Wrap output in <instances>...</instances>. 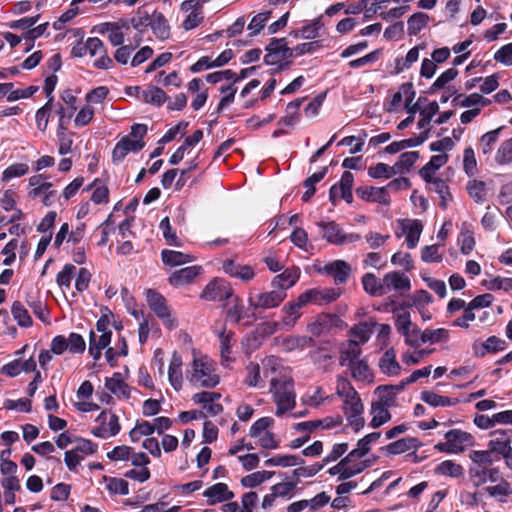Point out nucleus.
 <instances>
[{"instance_id":"nucleus-1","label":"nucleus","mask_w":512,"mask_h":512,"mask_svg":"<svg viewBox=\"0 0 512 512\" xmlns=\"http://www.w3.org/2000/svg\"><path fill=\"white\" fill-rule=\"evenodd\" d=\"M376 460V456L360 459L353 455V453L349 452L337 464L330 467L327 470V473L330 476L337 477L338 481L348 480L371 467L376 462Z\"/></svg>"},{"instance_id":"nucleus-2","label":"nucleus","mask_w":512,"mask_h":512,"mask_svg":"<svg viewBox=\"0 0 512 512\" xmlns=\"http://www.w3.org/2000/svg\"><path fill=\"white\" fill-rule=\"evenodd\" d=\"M270 391L273 393L278 415H282L294 408L295 392L294 383L291 379H280L272 376L270 379Z\"/></svg>"},{"instance_id":"nucleus-3","label":"nucleus","mask_w":512,"mask_h":512,"mask_svg":"<svg viewBox=\"0 0 512 512\" xmlns=\"http://www.w3.org/2000/svg\"><path fill=\"white\" fill-rule=\"evenodd\" d=\"M404 390L403 385H380L374 390L371 402V414L375 416H391L388 409L396 405V395Z\"/></svg>"},{"instance_id":"nucleus-4","label":"nucleus","mask_w":512,"mask_h":512,"mask_svg":"<svg viewBox=\"0 0 512 512\" xmlns=\"http://www.w3.org/2000/svg\"><path fill=\"white\" fill-rule=\"evenodd\" d=\"M339 424L340 422L338 421V418L336 420H334V418H322L295 424L293 429L296 432L301 433V435L293 439L290 442L289 447L292 449H298L302 447L306 442H308L310 439V434L313 431L317 430L318 428L330 429Z\"/></svg>"},{"instance_id":"nucleus-5","label":"nucleus","mask_w":512,"mask_h":512,"mask_svg":"<svg viewBox=\"0 0 512 512\" xmlns=\"http://www.w3.org/2000/svg\"><path fill=\"white\" fill-rule=\"evenodd\" d=\"M191 382L200 383L203 387L212 388L219 383L213 363L207 358H194L192 363Z\"/></svg>"},{"instance_id":"nucleus-6","label":"nucleus","mask_w":512,"mask_h":512,"mask_svg":"<svg viewBox=\"0 0 512 512\" xmlns=\"http://www.w3.org/2000/svg\"><path fill=\"white\" fill-rule=\"evenodd\" d=\"M337 395L343 398V409L346 414L350 413V416H361L363 404L358 393L347 379L338 378Z\"/></svg>"},{"instance_id":"nucleus-7","label":"nucleus","mask_w":512,"mask_h":512,"mask_svg":"<svg viewBox=\"0 0 512 512\" xmlns=\"http://www.w3.org/2000/svg\"><path fill=\"white\" fill-rule=\"evenodd\" d=\"M98 445L90 440L79 438L73 449L65 452L64 462L70 471H77L80 463L97 451Z\"/></svg>"},{"instance_id":"nucleus-8","label":"nucleus","mask_w":512,"mask_h":512,"mask_svg":"<svg viewBox=\"0 0 512 512\" xmlns=\"http://www.w3.org/2000/svg\"><path fill=\"white\" fill-rule=\"evenodd\" d=\"M272 425L271 418H258L250 428V437L257 439L258 445L263 449H276L279 446L278 439L270 431Z\"/></svg>"},{"instance_id":"nucleus-9","label":"nucleus","mask_w":512,"mask_h":512,"mask_svg":"<svg viewBox=\"0 0 512 512\" xmlns=\"http://www.w3.org/2000/svg\"><path fill=\"white\" fill-rule=\"evenodd\" d=\"M221 398V395L219 393L215 392H200L196 393L193 396V400L196 403H202L203 404V411L199 412V416H206V414H211L212 416H216L223 412V407L221 404L216 402V400H219ZM178 416H198V411L191 410V411H181Z\"/></svg>"},{"instance_id":"nucleus-10","label":"nucleus","mask_w":512,"mask_h":512,"mask_svg":"<svg viewBox=\"0 0 512 512\" xmlns=\"http://www.w3.org/2000/svg\"><path fill=\"white\" fill-rule=\"evenodd\" d=\"M146 300L149 308L163 321L168 329L177 327V321L171 317L170 309L163 295L153 289L146 291Z\"/></svg>"},{"instance_id":"nucleus-11","label":"nucleus","mask_w":512,"mask_h":512,"mask_svg":"<svg viewBox=\"0 0 512 512\" xmlns=\"http://www.w3.org/2000/svg\"><path fill=\"white\" fill-rule=\"evenodd\" d=\"M345 323L336 314L321 313L316 317V320L309 324L307 329L308 332L314 336L319 337L323 334H327L334 329H343Z\"/></svg>"},{"instance_id":"nucleus-12","label":"nucleus","mask_w":512,"mask_h":512,"mask_svg":"<svg viewBox=\"0 0 512 512\" xmlns=\"http://www.w3.org/2000/svg\"><path fill=\"white\" fill-rule=\"evenodd\" d=\"M336 355L335 345L332 341L326 340L319 342L317 347L310 352V358L314 365L324 372L330 370L333 359Z\"/></svg>"},{"instance_id":"nucleus-13","label":"nucleus","mask_w":512,"mask_h":512,"mask_svg":"<svg viewBox=\"0 0 512 512\" xmlns=\"http://www.w3.org/2000/svg\"><path fill=\"white\" fill-rule=\"evenodd\" d=\"M354 182V176L351 172L345 171L342 174L341 180L339 183L334 184L329 191V200L333 206L337 205V201L339 198L345 200L347 203H352L353 194H352V186Z\"/></svg>"},{"instance_id":"nucleus-14","label":"nucleus","mask_w":512,"mask_h":512,"mask_svg":"<svg viewBox=\"0 0 512 512\" xmlns=\"http://www.w3.org/2000/svg\"><path fill=\"white\" fill-rule=\"evenodd\" d=\"M233 292L230 284L223 279H214L210 281L200 297L207 301H225Z\"/></svg>"},{"instance_id":"nucleus-15","label":"nucleus","mask_w":512,"mask_h":512,"mask_svg":"<svg viewBox=\"0 0 512 512\" xmlns=\"http://www.w3.org/2000/svg\"><path fill=\"white\" fill-rule=\"evenodd\" d=\"M169 426V418H157L153 424L148 421L138 420L135 427L130 431V438L133 442H137L142 436L151 435L155 430L158 433H162Z\"/></svg>"},{"instance_id":"nucleus-16","label":"nucleus","mask_w":512,"mask_h":512,"mask_svg":"<svg viewBox=\"0 0 512 512\" xmlns=\"http://www.w3.org/2000/svg\"><path fill=\"white\" fill-rule=\"evenodd\" d=\"M341 294L342 291L340 288H314L302 293L301 301L303 302L304 300V302H312L318 305L329 304L333 301H336Z\"/></svg>"},{"instance_id":"nucleus-17","label":"nucleus","mask_w":512,"mask_h":512,"mask_svg":"<svg viewBox=\"0 0 512 512\" xmlns=\"http://www.w3.org/2000/svg\"><path fill=\"white\" fill-rule=\"evenodd\" d=\"M287 294L283 289L274 288L272 291L261 293L257 296V299L249 298V305L254 309L262 308L269 309L280 305V303L286 298Z\"/></svg>"},{"instance_id":"nucleus-18","label":"nucleus","mask_w":512,"mask_h":512,"mask_svg":"<svg viewBox=\"0 0 512 512\" xmlns=\"http://www.w3.org/2000/svg\"><path fill=\"white\" fill-rule=\"evenodd\" d=\"M225 307L227 318L230 319V321L234 324H238L242 319L246 317H252L254 320L257 319L255 313H252L251 315L247 313L244 308L242 299L238 295H235L234 291L231 293V296L225 300Z\"/></svg>"},{"instance_id":"nucleus-19","label":"nucleus","mask_w":512,"mask_h":512,"mask_svg":"<svg viewBox=\"0 0 512 512\" xmlns=\"http://www.w3.org/2000/svg\"><path fill=\"white\" fill-rule=\"evenodd\" d=\"M469 479L474 487H480L487 482H497L500 479V472L497 468L480 467L471 465L468 470Z\"/></svg>"},{"instance_id":"nucleus-20","label":"nucleus","mask_w":512,"mask_h":512,"mask_svg":"<svg viewBox=\"0 0 512 512\" xmlns=\"http://www.w3.org/2000/svg\"><path fill=\"white\" fill-rule=\"evenodd\" d=\"M491 439L488 442V447L492 453L503 455L512 449L510 443L512 442V429H498L491 433Z\"/></svg>"},{"instance_id":"nucleus-21","label":"nucleus","mask_w":512,"mask_h":512,"mask_svg":"<svg viewBox=\"0 0 512 512\" xmlns=\"http://www.w3.org/2000/svg\"><path fill=\"white\" fill-rule=\"evenodd\" d=\"M203 496L207 499V504L212 506L218 503L230 501L235 495L233 491L229 489L227 484L220 482L208 487L203 492Z\"/></svg>"},{"instance_id":"nucleus-22","label":"nucleus","mask_w":512,"mask_h":512,"mask_svg":"<svg viewBox=\"0 0 512 512\" xmlns=\"http://www.w3.org/2000/svg\"><path fill=\"white\" fill-rule=\"evenodd\" d=\"M356 194L363 200L378 202L388 205L390 197L386 187L360 186L356 189Z\"/></svg>"},{"instance_id":"nucleus-23","label":"nucleus","mask_w":512,"mask_h":512,"mask_svg":"<svg viewBox=\"0 0 512 512\" xmlns=\"http://www.w3.org/2000/svg\"><path fill=\"white\" fill-rule=\"evenodd\" d=\"M324 271L333 277L336 284H344L349 279L352 268L350 264L344 260H335L326 264L324 266Z\"/></svg>"},{"instance_id":"nucleus-24","label":"nucleus","mask_w":512,"mask_h":512,"mask_svg":"<svg viewBox=\"0 0 512 512\" xmlns=\"http://www.w3.org/2000/svg\"><path fill=\"white\" fill-rule=\"evenodd\" d=\"M222 268L226 274L231 277L239 278L244 282L251 281L255 276V272L250 265H241L232 259L225 260Z\"/></svg>"},{"instance_id":"nucleus-25","label":"nucleus","mask_w":512,"mask_h":512,"mask_svg":"<svg viewBox=\"0 0 512 512\" xmlns=\"http://www.w3.org/2000/svg\"><path fill=\"white\" fill-rule=\"evenodd\" d=\"M317 225L322 230V237L327 242L335 245L345 243V233L335 221H320Z\"/></svg>"},{"instance_id":"nucleus-26","label":"nucleus","mask_w":512,"mask_h":512,"mask_svg":"<svg viewBox=\"0 0 512 512\" xmlns=\"http://www.w3.org/2000/svg\"><path fill=\"white\" fill-rule=\"evenodd\" d=\"M202 271L201 266H189L174 271L168 281L172 286L179 287L191 283Z\"/></svg>"},{"instance_id":"nucleus-27","label":"nucleus","mask_w":512,"mask_h":512,"mask_svg":"<svg viewBox=\"0 0 512 512\" xmlns=\"http://www.w3.org/2000/svg\"><path fill=\"white\" fill-rule=\"evenodd\" d=\"M403 233L406 234L407 246L409 249L416 247L421 232L423 230V224L420 220L403 219L400 221Z\"/></svg>"},{"instance_id":"nucleus-28","label":"nucleus","mask_w":512,"mask_h":512,"mask_svg":"<svg viewBox=\"0 0 512 512\" xmlns=\"http://www.w3.org/2000/svg\"><path fill=\"white\" fill-rule=\"evenodd\" d=\"M300 277V269L296 266L285 269L281 274L274 277L272 287L283 289L284 292L292 287Z\"/></svg>"},{"instance_id":"nucleus-29","label":"nucleus","mask_w":512,"mask_h":512,"mask_svg":"<svg viewBox=\"0 0 512 512\" xmlns=\"http://www.w3.org/2000/svg\"><path fill=\"white\" fill-rule=\"evenodd\" d=\"M302 294H300L296 301L285 304L282 308L283 317L282 325L285 327L294 326L296 320L300 317V309L308 302H302Z\"/></svg>"},{"instance_id":"nucleus-30","label":"nucleus","mask_w":512,"mask_h":512,"mask_svg":"<svg viewBox=\"0 0 512 512\" xmlns=\"http://www.w3.org/2000/svg\"><path fill=\"white\" fill-rule=\"evenodd\" d=\"M434 472L440 476L458 479L463 477L464 468L454 460H444L435 466Z\"/></svg>"},{"instance_id":"nucleus-31","label":"nucleus","mask_w":512,"mask_h":512,"mask_svg":"<svg viewBox=\"0 0 512 512\" xmlns=\"http://www.w3.org/2000/svg\"><path fill=\"white\" fill-rule=\"evenodd\" d=\"M383 282L385 284V290L388 292L391 288L395 290H410L411 284L410 280L403 273L398 271H393L387 273L383 277Z\"/></svg>"},{"instance_id":"nucleus-32","label":"nucleus","mask_w":512,"mask_h":512,"mask_svg":"<svg viewBox=\"0 0 512 512\" xmlns=\"http://www.w3.org/2000/svg\"><path fill=\"white\" fill-rule=\"evenodd\" d=\"M181 367H182V358L175 351V352H173L172 358L170 361L168 377H169L170 384L177 391L182 387V382H183Z\"/></svg>"},{"instance_id":"nucleus-33","label":"nucleus","mask_w":512,"mask_h":512,"mask_svg":"<svg viewBox=\"0 0 512 512\" xmlns=\"http://www.w3.org/2000/svg\"><path fill=\"white\" fill-rule=\"evenodd\" d=\"M151 20L149 27H151L154 35L161 40L168 39L170 36V26L165 16L161 12L154 11Z\"/></svg>"},{"instance_id":"nucleus-34","label":"nucleus","mask_w":512,"mask_h":512,"mask_svg":"<svg viewBox=\"0 0 512 512\" xmlns=\"http://www.w3.org/2000/svg\"><path fill=\"white\" fill-rule=\"evenodd\" d=\"M379 368L384 374L395 376L400 373L401 366L396 360V354L393 348L388 349L379 361Z\"/></svg>"},{"instance_id":"nucleus-35","label":"nucleus","mask_w":512,"mask_h":512,"mask_svg":"<svg viewBox=\"0 0 512 512\" xmlns=\"http://www.w3.org/2000/svg\"><path fill=\"white\" fill-rule=\"evenodd\" d=\"M202 138V130L198 129L194 131L193 135L187 137L184 143L172 154V156L169 159V163L171 165H177L178 163H180L184 158V154L187 148L196 145L198 142L202 140Z\"/></svg>"},{"instance_id":"nucleus-36","label":"nucleus","mask_w":512,"mask_h":512,"mask_svg":"<svg viewBox=\"0 0 512 512\" xmlns=\"http://www.w3.org/2000/svg\"><path fill=\"white\" fill-rule=\"evenodd\" d=\"M161 258L165 265L171 267L183 265L194 260L191 254L168 249H164L161 252Z\"/></svg>"},{"instance_id":"nucleus-37","label":"nucleus","mask_w":512,"mask_h":512,"mask_svg":"<svg viewBox=\"0 0 512 512\" xmlns=\"http://www.w3.org/2000/svg\"><path fill=\"white\" fill-rule=\"evenodd\" d=\"M365 292L371 296H382L387 293L384 282H380L373 273H366L362 277Z\"/></svg>"},{"instance_id":"nucleus-38","label":"nucleus","mask_w":512,"mask_h":512,"mask_svg":"<svg viewBox=\"0 0 512 512\" xmlns=\"http://www.w3.org/2000/svg\"><path fill=\"white\" fill-rule=\"evenodd\" d=\"M106 388L113 394L123 397H129L130 388L124 383L122 376L120 373L116 372L112 377L106 378L105 380Z\"/></svg>"},{"instance_id":"nucleus-39","label":"nucleus","mask_w":512,"mask_h":512,"mask_svg":"<svg viewBox=\"0 0 512 512\" xmlns=\"http://www.w3.org/2000/svg\"><path fill=\"white\" fill-rule=\"evenodd\" d=\"M361 355V349L359 343L355 340H349L347 347L341 350L340 365H349L358 362V358Z\"/></svg>"},{"instance_id":"nucleus-40","label":"nucleus","mask_w":512,"mask_h":512,"mask_svg":"<svg viewBox=\"0 0 512 512\" xmlns=\"http://www.w3.org/2000/svg\"><path fill=\"white\" fill-rule=\"evenodd\" d=\"M283 39L272 38L265 50L267 54L264 56V63L266 65H276L283 61L280 45Z\"/></svg>"},{"instance_id":"nucleus-41","label":"nucleus","mask_w":512,"mask_h":512,"mask_svg":"<svg viewBox=\"0 0 512 512\" xmlns=\"http://www.w3.org/2000/svg\"><path fill=\"white\" fill-rule=\"evenodd\" d=\"M352 377L357 381H362L364 383H372L374 380V375L369 368L368 364L364 360H360L351 366Z\"/></svg>"},{"instance_id":"nucleus-42","label":"nucleus","mask_w":512,"mask_h":512,"mask_svg":"<svg viewBox=\"0 0 512 512\" xmlns=\"http://www.w3.org/2000/svg\"><path fill=\"white\" fill-rule=\"evenodd\" d=\"M120 431L118 418H109V421L92 429V434L96 437L107 439L115 436Z\"/></svg>"},{"instance_id":"nucleus-43","label":"nucleus","mask_w":512,"mask_h":512,"mask_svg":"<svg viewBox=\"0 0 512 512\" xmlns=\"http://www.w3.org/2000/svg\"><path fill=\"white\" fill-rule=\"evenodd\" d=\"M143 101L156 106L163 105L168 97L164 90L157 86H150L147 90L143 91Z\"/></svg>"},{"instance_id":"nucleus-44","label":"nucleus","mask_w":512,"mask_h":512,"mask_svg":"<svg viewBox=\"0 0 512 512\" xmlns=\"http://www.w3.org/2000/svg\"><path fill=\"white\" fill-rule=\"evenodd\" d=\"M234 332L232 331H226V329H223L221 333L219 334L220 338V354L222 361H229L230 360V354L232 352V346L235 343L234 339Z\"/></svg>"},{"instance_id":"nucleus-45","label":"nucleus","mask_w":512,"mask_h":512,"mask_svg":"<svg viewBox=\"0 0 512 512\" xmlns=\"http://www.w3.org/2000/svg\"><path fill=\"white\" fill-rule=\"evenodd\" d=\"M421 400L432 407H445L450 406L457 402V399L452 400L449 397L438 395L432 391H423L421 393Z\"/></svg>"},{"instance_id":"nucleus-46","label":"nucleus","mask_w":512,"mask_h":512,"mask_svg":"<svg viewBox=\"0 0 512 512\" xmlns=\"http://www.w3.org/2000/svg\"><path fill=\"white\" fill-rule=\"evenodd\" d=\"M11 313L19 326L30 327L32 325V318L21 302L15 301L12 304Z\"/></svg>"},{"instance_id":"nucleus-47","label":"nucleus","mask_w":512,"mask_h":512,"mask_svg":"<svg viewBox=\"0 0 512 512\" xmlns=\"http://www.w3.org/2000/svg\"><path fill=\"white\" fill-rule=\"evenodd\" d=\"M469 458L472 461L471 465H478L480 467H490L494 462V454L489 450H472L469 453Z\"/></svg>"},{"instance_id":"nucleus-48","label":"nucleus","mask_w":512,"mask_h":512,"mask_svg":"<svg viewBox=\"0 0 512 512\" xmlns=\"http://www.w3.org/2000/svg\"><path fill=\"white\" fill-rule=\"evenodd\" d=\"M416 439L415 438H402L393 443H390L386 446V451L388 454L397 455L409 451L416 447Z\"/></svg>"},{"instance_id":"nucleus-49","label":"nucleus","mask_w":512,"mask_h":512,"mask_svg":"<svg viewBox=\"0 0 512 512\" xmlns=\"http://www.w3.org/2000/svg\"><path fill=\"white\" fill-rule=\"evenodd\" d=\"M418 158L419 152L417 151L402 153L398 161L393 165V167H395V173H401L403 170L409 171Z\"/></svg>"},{"instance_id":"nucleus-50","label":"nucleus","mask_w":512,"mask_h":512,"mask_svg":"<svg viewBox=\"0 0 512 512\" xmlns=\"http://www.w3.org/2000/svg\"><path fill=\"white\" fill-rule=\"evenodd\" d=\"M429 20L425 13L418 12L411 15L408 19V34L416 35L424 28Z\"/></svg>"},{"instance_id":"nucleus-51","label":"nucleus","mask_w":512,"mask_h":512,"mask_svg":"<svg viewBox=\"0 0 512 512\" xmlns=\"http://www.w3.org/2000/svg\"><path fill=\"white\" fill-rule=\"evenodd\" d=\"M247 376L245 383L251 387H264V381L260 376V365L258 363L250 362L247 367Z\"/></svg>"},{"instance_id":"nucleus-52","label":"nucleus","mask_w":512,"mask_h":512,"mask_svg":"<svg viewBox=\"0 0 512 512\" xmlns=\"http://www.w3.org/2000/svg\"><path fill=\"white\" fill-rule=\"evenodd\" d=\"M449 338L448 330L444 328H438L435 330L425 329L421 333V343H438L441 341H447Z\"/></svg>"},{"instance_id":"nucleus-53","label":"nucleus","mask_w":512,"mask_h":512,"mask_svg":"<svg viewBox=\"0 0 512 512\" xmlns=\"http://www.w3.org/2000/svg\"><path fill=\"white\" fill-rule=\"evenodd\" d=\"M160 229L163 232V237L168 245L181 247L182 242L179 240L176 232L172 229L169 217H165L161 220Z\"/></svg>"},{"instance_id":"nucleus-54","label":"nucleus","mask_w":512,"mask_h":512,"mask_svg":"<svg viewBox=\"0 0 512 512\" xmlns=\"http://www.w3.org/2000/svg\"><path fill=\"white\" fill-rule=\"evenodd\" d=\"M329 399L328 396L323 395V391L320 387H316L313 390H308L302 397V403L310 407H318L322 402Z\"/></svg>"},{"instance_id":"nucleus-55","label":"nucleus","mask_w":512,"mask_h":512,"mask_svg":"<svg viewBox=\"0 0 512 512\" xmlns=\"http://www.w3.org/2000/svg\"><path fill=\"white\" fill-rule=\"evenodd\" d=\"M106 488L112 494L127 495L129 494L128 482L122 478H105Z\"/></svg>"},{"instance_id":"nucleus-56","label":"nucleus","mask_w":512,"mask_h":512,"mask_svg":"<svg viewBox=\"0 0 512 512\" xmlns=\"http://www.w3.org/2000/svg\"><path fill=\"white\" fill-rule=\"evenodd\" d=\"M53 97L46 102L44 106L39 108L36 112V124L37 128L41 131H45L49 121V114L53 107Z\"/></svg>"},{"instance_id":"nucleus-57","label":"nucleus","mask_w":512,"mask_h":512,"mask_svg":"<svg viewBox=\"0 0 512 512\" xmlns=\"http://www.w3.org/2000/svg\"><path fill=\"white\" fill-rule=\"evenodd\" d=\"M11 451L9 449L3 450L0 453V472L3 476L16 475L17 465L10 460Z\"/></svg>"},{"instance_id":"nucleus-58","label":"nucleus","mask_w":512,"mask_h":512,"mask_svg":"<svg viewBox=\"0 0 512 512\" xmlns=\"http://www.w3.org/2000/svg\"><path fill=\"white\" fill-rule=\"evenodd\" d=\"M439 112V105L436 101L430 102L426 107L420 111L421 119L418 121L417 126L419 129L425 128L433 116Z\"/></svg>"},{"instance_id":"nucleus-59","label":"nucleus","mask_w":512,"mask_h":512,"mask_svg":"<svg viewBox=\"0 0 512 512\" xmlns=\"http://www.w3.org/2000/svg\"><path fill=\"white\" fill-rule=\"evenodd\" d=\"M444 436L450 444H456V447H463L464 444L471 442V436L459 429L449 430L444 434Z\"/></svg>"},{"instance_id":"nucleus-60","label":"nucleus","mask_w":512,"mask_h":512,"mask_svg":"<svg viewBox=\"0 0 512 512\" xmlns=\"http://www.w3.org/2000/svg\"><path fill=\"white\" fill-rule=\"evenodd\" d=\"M395 174V167L385 163H378L368 169V175L375 179L390 178Z\"/></svg>"},{"instance_id":"nucleus-61","label":"nucleus","mask_w":512,"mask_h":512,"mask_svg":"<svg viewBox=\"0 0 512 512\" xmlns=\"http://www.w3.org/2000/svg\"><path fill=\"white\" fill-rule=\"evenodd\" d=\"M502 129L503 126L489 131L481 137L480 145L482 146L483 154H489L492 151L494 144L498 141L499 134Z\"/></svg>"},{"instance_id":"nucleus-62","label":"nucleus","mask_w":512,"mask_h":512,"mask_svg":"<svg viewBox=\"0 0 512 512\" xmlns=\"http://www.w3.org/2000/svg\"><path fill=\"white\" fill-rule=\"evenodd\" d=\"M433 186H434L435 192L441 198L440 207L442 209H446L447 208V203H446L447 200L452 199V195L449 191V187H448L447 183L443 179L435 178L433 180Z\"/></svg>"},{"instance_id":"nucleus-63","label":"nucleus","mask_w":512,"mask_h":512,"mask_svg":"<svg viewBox=\"0 0 512 512\" xmlns=\"http://www.w3.org/2000/svg\"><path fill=\"white\" fill-rule=\"evenodd\" d=\"M152 14L150 15L142 7L138 8L136 15L131 19V25L134 29L142 31L143 28L149 27L151 24Z\"/></svg>"},{"instance_id":"nucleus-64","label":"nucleus","mask_w":512,"mask_h":512,"mask_svg":"<svg viewBox=\"0 0 512 512\" xmlns=\"http://www.w3.org/2000/svg\"><path fill=\"white\" fill-rule=\"evenodd\" d=\"M496 161L499 164L512 162V137L500 145L497 151Z\"/></svg>"}]
</instances>
